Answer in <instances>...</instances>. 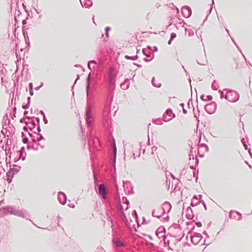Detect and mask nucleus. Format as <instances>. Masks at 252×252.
Here are the masks:
<instances>
[{
  "instance_id": "1",
  "label": "nucleus",
  "mask_w": 252,
  "mask_h": 252,
  "mask_svg": "<svg viewBox=\"0 0 252 252\" xmlns=\"http://www.w3.org/2000/svg\"><path fill=\"white\" fill-rule=\"evenodd\" d=\"M9 215L17 216L27 220L29 219L30 217L25 210H19L12 206H7L0 209V217Z\"/></svg>"
},
{
  "instance_id": "2",
  "label": "nucleus",
  "mask_w": 252,
  "mask_h": 252,
  "mask_svg": "<svg viewBox=\"0 0 252 252\" xmlns=\"http://www.w3.org/2000/svg\"><path fill=\"white\" fill-rule=\"evenodd\" d=\"M94 189L97 193L101 197L102 200H105L107 198L106 188L103 184H98L97 181L95 176H94Z\"/></svg>"
},
{
  "instance_id": "3",
  "label": "nucleus",
  "mask_w": 252,
  "mask_h": 252,
  "mask_svg": "<svg viewBox=\"0 0 252 252\" xmlns=\"http://www.w3.org/2000/svg\"><path fill=\"white\" fill-rule=\"evenodd\" d=\"M107 83L110 88V90L107 94V101H109L108 100L109 97L110 98V103H111L113 101V92L112 90L115 87V82H116V75L113 74H110L107 79Z\"/></svg>"
},
{
  "instance_id": "4",
  "label": "nucleus",
  "mask_w": 252,
  "mask_h": 252,
  "mask_svg": "<svg viewBox=\"0 0 252 252\" xmlns=\"http://www.w3.org/2000/svg\"><path fill=\"white\" fill-rule=\"evenodd\" d=\"M239 96L236 91L229 89L226 91L224 98L230 102H236L239 100Z\"/></svg>"
},
{
  "instance_id": "5",
  "label": "nucleus",
  "mask_w": 252,
  "mask_h": 252,
  "mask_svg": "<svg viewBox=\"0 0 252 252\" xmlns=\"http://www.w3.org/2000/svg\"><path fill=\"white\" fill-rule=\"evenodd\" d=\"M85 119L88 127H92L94 120V115L93 114L91 107H87L86 110Z\"/></svg>"
},
{
  "instance_id": "6",
  "label": "nucleus",
  "mask_w": 252,
  "mask_h": 252,
  "mask_svg": "<svg viewBox=\"0 0 252 252\" xmlns=\"http://www.w3.org/2000/svg\"><path fill=\"white\" fill-rule=\"evenodd\" d=\"M21 166H18L16 164L13 165V167L10 168L8 172L6 174V177H7V181L8 182V183H10L12 181V179L14 175V174L16 173H18L20 169Z\"/></svg>"
},
{
  "instance_id": "7",
  "label": "nucleus",
  "mask_w": 252,
  "mask_h": 252,
  "mask_svg": "<svg viewBox=\"0 0 252 252\" xmlns=\"http://www.w3.org/2000/svg\"><path fill=\"white\" fill-rule=\"evenodd\" d=\"M217 106L216 102L212 101L204 106V109L208 114H213L216 112Z\"/></svg>"
},
{
  "instance_id": "8",
  "label": "nucleus",
  "mask_w": 252,
  "mask_h": 252,
  "mask_svg": "<svg viewBox=\"0 0 252 252\" xmlns=\"http://www.w3.org/2000/svg\"><path fill=\"white\" fill-rule=\"evenodd\" d=\"M189 237L191 243L194 245H198L203 238L202 235L198 232H193Z\"/></svg>"
},
{
  "instance_id": "9",
  "label": "nucleus",
  "mask_w": 252,
  "mask_h": 252,
  "mask_svg": "<svg viewBox=\"0 0 252 252\" xmlns=\"http://www.w3.org/2000/svg\"><path fill=\"white\" fill-rule=\"evenodd\" d=\"M175 117V114L173 113L171 108H168L162 116V120L165 122L171 121Z\"/></svg>"
},
{
  "instance_id": "10",
  "label": "nucleus",
  "mask_w": 252,
  "mask_h": 252,
  "mask_svg": "<svg viewBox=\"0 0 252 252\" xmlns=\"http://www.w3.org/2000/svg\"><path fill=\"white\" fill-rule=\"evenodd\" d=\"M123 187L125 193L127 195L134 193L133 187L130 181H126L124 182Z\"/></svg>"
},
{
  "instance_id": "11",
  "label": "nucleus",
  "mask_w": 252,
  "mask_h": 252,
  "mask_svg": "<svg viewBox=\"0 0 252 252\" xmlns=\"http://www.w3.org/2000/svg\"><path fill=\"white\" fill-rule=\"evenodd\" d=\"M181 13L184 17L186 18H188L190 17V16L191 15V9L189 6H184L181 8Z\"/></svg>"
},
{
  "instance_id": "12",
  "label": "nucleus",
  "mask_w": 252,
  "mask_h": 252,
  "mask_svg": "<svg viewBox=\"0 0 252 252\" xmlns=\"http://www.w3.org/2000/svg\"><path fill=\"white\" fill-rule=\"evenodd\" d=\"M229 218L237 220H240L242 219V214L237 211L231 210L229 214Z\"/></svg>"
},
{
  "instance_id": "13",
  "label": "nucleus",
  "mask_w": 252,
  "mask_h": 252,
  "mask_svg": "<svg viewBox=\"0 0 252 252\" xmlns=\"http://www.w3.org/2000/svg\"><path fill=\"white\" fill-rule=\"evenodd\" d=\"M180 233H178V234L174 235L173 232L168 233V235L172 237H174L177 238V242H180L181 241L182 238L185 236V233L183 231H181V229L179 230Z\"/></svg>"
},
{
  "instance_id": "14",
  "label": "nucleus",
  "mask_w": 252,
  "mask_h": 252,
  "mask_svg": "<svg viewBox=\"0 0 252 252\" xmlns=\"http://www.w3.org/2000/svg\"><path fill=\"white\" fill-rule=\"evenodd\" d=\"M112 243L114 246L117 248L126 247V243L118 238L113 239Z\"/></svg>"
},
{
  "instance_id": "15",
  "label": "nucleus",
  "mask_w": 252,
  "mask_h": 252,
  "mask_svg": "<svg viewBox=\"0 0 252 252\" xmlns=\"http://www.w3.org/2000/svg\"><path fill=\"white\" fill-rule=\"evenodd\" d=\"M58 199L59 202L62 205H64L66 202L67 197L65 194L62 192L59 191L58 193Z\"/></svg>"
},
{
  "instance_id": "16",
  "label": "nucleus",
  "mask_w": 252,
  "mask_h": 252,
  "mask_svg": "<svg viewBox=\"0 0 252 252\" xmlns=\"http://www.w3.org/2000/svg\"><path fill=\"white\" fill-rule=\"evenodd\" d=\"M80 3L83 8H89L93 6V2L92 0H80Z\"/></svg>"
},
{
  "instance_id": "17",
  "label": "nucleus",
  "mask_w": 252,
  "mask_h": 252,
  "mask_svg": "<svg viewBox=\"0 0 252 252\" xmlns=\"http://www.w3.org/2000/svg\"><path fill=\"white\" fill-rule=\"evenodd\" d=\"M194 217V215L191 206H188L187 208V213L186 214V218L189 220L193 219Z\"/></svg>"
},
{
  "instance_id": "18",
  "label": "nucleus",
  "mask_w": 252,
  "mask_h": 252,
  "mask_svg": "<svg viewBox=\"0 0 252 252\" xmlns=\"http://www.w3.org/2000/svg\"><path fill=\"white\" fill-rule=\"evenodd\" d=\"M196 62L198 64L201 65H205L207 64L208 61L206 59V54L204 55H202L200 57L198 58L196 60Z\"/></svg>"
},
{
  "instance_id": "19",
  "label": "nucleus",
  "mask_w": 252,
  "mask_h": 252,
  "mask_svg": "<svg viewBox=\"0 0 252 252\" xmlns=\"http://www.w3.org/2000/svg\"><path fill=\"white\" fill-rule=\"evenodd\" d=\"M161 207L162 210L167 212V213H169L172 208V205L169 202L166 201L162 203Z\"/></svg>"
},
{
  "instance_id": "20",
  "label": "nucleus",
  "mask_w": 252,
  "mask_h": 252,
  "mask_svg": "<svg viewBox=\"0 0 252 252\" xmlns=\"http://www.w3.org/2000/svg\"><path fill=\"white\" fill-rule=\"evenodd\" d=\"M145 58H143V61L145 62L149 63L152 61L154 58H155V55L153 53L149 52L147 54L145 55Z\"/></svg>"
},
{
  "instance_id": "21",
  "label": "nucleus",
  "mask_w": 252,
  "mask_h": 252,
  "mask_svg": "<svg viewBox=\"0 0 252 252\" xmlns=\"http://www.w3.org/2000/svg\"><path fill=\"white\" fill-rule=\"evenodd\" d=\"M3 121H4V122L2 123V127L3 129L5 130L7 128V126L10 124V120L8 117L7 114H6L5 116L3 117Z\"/></svg>"
},
{
  "instance_id": "22",
  "label": "nucleus",
  "mask_w": 252,
  "mask_h": 252,
  "mask_svg": "<svg viewBox=\"0 0 252 252\" xmlns=\"http://www.w3.org/2000/svg\"><path fill=\"white\" fill-rule=\"evenodd\" d=\"M200 203V201L198 199L197 195H194L191 199V202L190 203V205L191 207H195L198 205H199Z\"/></svg>"
},
{
  "instance_id": "23",
  "label": "nucleus",
  "mask_w": 252,
  "mask_h": 252,
  "mask_svg": "<svg viewBox=\"0 0 252 252\" xmlns=\"http://www.w3.org/2000/svg\"><path fill=\"white\" fill-rule=\"evenodd\" d=\"M166 232V229L163 226H160L158 228V229L156 230L155 233L157 236L158 238H160V237L159 236V234L160 233H165Z\"/></svg>"
},
{
  "instance_id": "24",
  "label": "nucleus",
  "mask_w": 252,
  "mask_h": 252,
  "mask_svg": "<svg viewBox=\"0 0 252 252\" xmlns=\"http://www.w3.org/2000/svg\"><path fill=\"white\" fill-rule=\"evenodd\" d=\"M80 127L81 128V132H82V138L84 140V144H86V139L87 134L85 133V129L81 125V122L80 121Z\"/></svg>"
},
{
  "instance_id": "25",
  "label": "nucleus",
  "mask_w": 252,
  "mask_h": 252,
  "mask_svg": "<svg viewBox=\"0 0 252 252\" xmlns=\"http://www.w3.org/2000/svg\"><path fill=\"white\" fill-rule=\"evenodd\" d=\"M36 124L35 121L33 120H32L31 122H30L29 126L28 127L30 131H33L34 133H37V131H34L33 129L35 128Z\"/></svg>"
},
{
  "instance_id": "26",
  "label": "nucleus",
  "mask_w": 252,
  "mask_h": 252,
  "mask_svg": "<svg viewBox=\"0 0 252 252\" xmlns=\"http://www.w3.org/2000/svg\"><path fill=\"white\" fill-rule=\"evenodd\" d=\"M196 102H197V105H196V108H197V112H198V114H196L195 112V108L193 106V102H191V106L193 108V116L195 118H197L198 117H199V112H200V110L198 108V100H197V98H196Z\"/></svg>"
},
{
  "instance_id": "27",
  "label": "nucleus",
  "mask_w": 252,
  "mask_h": 252,
  "mask_svg": "<svg viewBox=\"0 0 252 252\" xmlns=\"http://www.w3.org/2000/svg\"><path fill=\"white\" fill-rule=\"evenodd\" d=\"M200 99L203 101H211L213 99V96L211 95L205 96L203 94L200 96Z\"/></svg>"
},
{
  "instance_id": "28",
  "label": "nucleus",
  "mask_w": 252,
  "mask_h": 252,
  "mask_svg": "<svg viewBox=\"0 0 252 252\" xmlns=\"http://www.w3.org/2000/svg\"><path fill=\"white\" fill-rule=\"evenodd\" d=\"M120 86H121V88L124 90H127V89H128V88L129 87L128 80H127L126 81V82L124 81L123 82H122Z\"/></svg>"
},
{
  "instance_id": "29",
  "label": "nucleus",
  "mask_w": 252,
  "mask_h": 252,
  "mask_svg": "<svg viewBox=\"0 0 252 252\" xmlns=\"http://www.w3.org/2000/svg\"><path fill=\"white\" fill-rule=\"evenodd\" d=\"M139 58V56L137 55H136L134 56H130L128 55H125V59L128 60H131V61H135L137 60Z\"/></svg>"
},
{
  "instance_id": "30",
  "label": "nucleus",
  "mask_w": 252,
  "mask_h": 252,
  "mask_svg": "<svg viewBox=\"0 0 252 252\" xmlns=\"http://www.w3.org/2000/svg\"><path fill=\"white\" fill-rule=\"evenodd\" d=\"M122 199H123V203L124 204H126V207L125 209V210L126 211L129 207V201H128V200L126 196H123L122 197Z\"/></svg>"
},
{
  "instance_id": "31",
  "label": "nucleus",
  "mask_w": 252,
  "mask_h": 252,
  "mask_svg": "<svg viewBox=\"0 0 252 252\" xmlns=\"http://www.w3.org/2000/svg\"><path fill=\"white\" fill-rule=\"evenodd\" d=\"M152 123L154 124L158 125H161L163 124L162 120L160 118L153 119Z\"/></svg>"
},
{
  "instance_id": "32",
  "label": "nucleus",
  "mask_w": 252,
  "mask_h": 252,
  "mask_svg": "<svg viewBox=\"0 0 252 252\" xmlns=\"http://www.w3.org/2000/svg\"><path fill=\"white\" fill-rule=\"evenodd\" d=\"M151 83L152 85L156 88H160L161 86V84L160 83H159L158 84L156 83L155 81V77H153L151 80Z\"/></svg>"
},
{
  "instance_id": "33",
  "label": "nucleus",
  "mask_w": 252,
  "mask_h": 252,
  "mask_svg": "<svg viewBox=\"0 0 252 252\" xmlns=\"http://www.w3.org/2000/svg\"><path fill=\"white\" fill-rule=\"evenodd\" d=\"M172 228H174L175 229H181L180 224L177 223H173V224L168 228V230H171Z\"/></svg>"
},
{
  "instance_id": "34",
  "label": "nucleus",
  "mask_w": 252,
  "mask_h": 252,
  "mask_svg": "<svg viewBox=\"0 0 252 252\" xmlns=\"http://www.w3.org/2000/svg\"><path fill=\"white\" fill-rule=\"evenodd\" d=\"M36 124L37 125V127L36 128L37 132L39 133L41 131V129L40 127V119L38 117L35 118Z\"/></svg>"
},
{
  "instance_id": "35",
  "label": "nucleus",
  "mask_w": 252,
  "mask_h": 252,
  "mask_svg": "<svg viewBox=\"0 0 252 252\" xmlns=\"http://www.w3.org/2000/svg\"><path fill=\"white\" fill-rule=\"evenodd\" d=\"M110 30H111L110 27L107 26V27H106L105 28V36L107 38H108L109 37V32L110 31Z\"/></svg>"
},
{
  "instance_id": "36",
  "label": "nucleus",
  "mask_w": 252,
  "mask_h": 252,
  "mask_svg": "<svg viewBox=\"0 0 252 252\" xmlns=\"http://www.w3.org/2000/svg\"><path fill=\"white\" fill-rule=\"evenodd\" d=\"M212 10V6H211L210 7V9L208 10V14H207V16H206L205 19L204 20L203 23H202V24L201 25V26H203L204 22L207 20L209 14H210V13H211Z\"/></svg>"
},
{
  "instance_id": "37",
  "label": "nucleus",
  "mask_w": 252,
  "mask_h": 252,
  "mask_svg": "<svg viewBox=\"0 0 252 252\" xmlns=\"http://www.w3.org/2000/svg\"><path fill=\"white\" fill-rule=\"evenodd\" d=\"M199 146L201 147L205 148L206 151L208 152L209 151V147L208 146L205 144V143H200Z\"/></svg>"
},
{
  "instance_id": "38",
  "label": "nucleus",
  "mask_w": 252,
  "mask_h": 252,
  "mask_svg": "<svg viewBox=\"0 0 252 252\" xmlns=\"http://www.w3.org/2000/svg\"><path fill=\"white\" fill-rule=\"evenodd\" d=\"M189 160H190L191 159H194L193 152V151H192L191 149H190V150H189Z\"/></svg>"
},
{
  "instance_id": "39",
  "label": "nucleus",
  "mask_w": 252,
  "mask_h": 252,
  "mask_svg": "<svg viewBox=\"0 0 252 252\" xmlns=\"http://www.w3.org/2000/svg\"><path fill=\"white\" fill-rule=\"evenodd\" d=\"M31 149H33V150H35V151H37L38 149L37 147H35L34 145H33V144L32 146L28 145H27V149L28 150H30Z\"/></svg>"
},
{
  "instance_id": "40",
  "label": "nucleus",
  "mask_w": 252,
  "mask_h": 252,
  "mask_svg": "<svg viewBox=\"0 0 252 252\" xmlns=\"http://www.w3.org/2000/svg\"><path fill=\"white\" fill-rule=\"evenodd\" d=\"M132 216L133 218H134L135 219H136L137 218H138V214H137V213L136 212V211L135 210H133L132 212Z\"/></svg>"
},
{
  "instance_id": "41",
  "label": "nucleus",
  "mask_w": 252,
  "mask_h": 252,
  "mask_svg": "<svg viewBox=\"0 0 252 252\" xmlns=\"http://www.w3.org/2000/svg\"><path fill=\"white\" fill-rule=\"evenodd\" d=\"M107 220L111 222L112 225H113L114 222H113L112 217L110 216V215H109L108 214H107Z\"/></svg>"
},
{
  "instance_id": "42",
  "label": "nucleus",
  "mask_w": 252,
  "mask_h": 252,
  "mask_svg": "<svg viewBox=\"0 0 252 252\" xmlns=\"http://www.w3.org/2000/svg\"><path fill=\"white\" fill-rule=\"evenodd\" d=\"M218 93L220 94V98L221 99L224 98V96H225V95H224L223 91H222V90H219L218 91Z\"/></svg>"
},
{
  "instance_id": "43",
  "label": "nucleus",
  "mask_w": 252,
  "mask_h": 252,
  "mask_svg": "<svg viewBox=\"0 0 252 252\" xmlns=\"http://www.w3.org/2000/svg\"><path fill=\"white\" fill-rule=\"evenodd\" d=\"M196 220H197V217H195V219H192V221H187L186 222V224L187 226L188 225H189L190 224H191L193 222H195Z\"/></svg>"
},
{
  "instance_id": "44",
  "label": "nucleus",
  "mask_w": 252,
  "mask_h": 252,
  "mask_svg": "<svg viewBox=\"0 0 252 252\" xmlns=\"http://www.w3.org/2000/svg\"><path fill=\"white\" fill-rule=\"evenodd\" d=\"M200 202V203L202 204V205L204 208V209L206 211L207 209V207L206 204L205 202H204V201L203 199H201Z\"/></svg>"
},
{
  "instance_id": "45",
  "label": "nucleus",
  "mask_w": 252,
  "mask_h": 252,
  "mask_svg": "<svg viewBox=\"0 0 252 252\" xmlns=\"http://www.w3.org/2000/svg\"><path fill=\"white\" fill-rule=\"evenodd\" d=\"M37 133H38V134L39 135V137L37 139V141H40L41 140L44 139V138L42 134H40L38 132H37Z\"/></svg>"
},
{
  "instance_id": "46",
  "label": "nucleus",
  "mask_w": 252,
  "mask_h": 252,
  "mask_svg": "<svg viewBox=\"0 0 252 252\" xmlns=\"http://www.w3.org/2000/svg\"><path fill=\"white\" fill-rule=\"evenodd\" d=\"M176 36H177V35L175 32H172L170 34V38L173 40L174 38H175L176 37Z\"/></svg>"
},
{
  "instance_id": "47",
  "label": "nucleus",
  "mask_w": 252,
  "mask_h": 252,
  "mask_svg": "<svg viewBox=\"0 0 252 252\" xmlns=\"http://www.w3.org/2000/svg\"><path fill=\"white\" fill-rule=\"evenodd\" d=\"M215 82H216V80H214L213 82L212 83V85H211V88H212V90L214 91L217 90V88L215 86Z\"/></svg>"
},
{
  "instance_id": "48",
  "label": "nucleus",
  "mask_w": 252,
  "mask_h": 252,
  "mask_svg": "<svg viewBox=\"0 0 252 252\" xmlns=\"http://www.w3.org/2000/svg\"><path fill=\"white\" fill-rule=\"evenodd\" d=\"M188 168V167H187V168H186V167H185L183 170H182L181 171V174L180 175L182 176L183 175H185L186 173V171H187V169Z\"/></svg>"
},
{
  "instance_id": "49",
  "label": "nucleus",
  "mask_w": 252,
  "mask_h": 252,
  "mask_svg": "<svg viewBox=\"0 0 252 252\" xmlns=\"http://www.w3.org/2000/svg\"><path fill=\"white\" fill-rule=\"evenodd\" d=\"M196 121H197V126H196V131H195V132H197V130H198V126H199V117L196 118Z\"/></svg>"
},
{
  "instance_id": "50",
  "label": "nucleus",
  "mask_w": 252,
  "mask_h": 252,
  "mask_svg": "<svg viewBox=\"0 0 252 252\" xmlns=\"http://www.w3.org/2000/svg\"><path fill=\"white\" fill-rule=\"evenodd\" d=\"M195 222L196 226L198 227H200L202 225V222L201 221H197V222L195 221Z\"/></svg>"
},
{
  "instance_id": "51",
  "label": "nucleus",
  "mask_w": 252,
  "mask_h": 252,
  "mask_svg": "<svg viewBox=\"0 0 252 252\" xmlns=\"http://www.w3.org/2000/svg\"><path fill=\"white\" fill-rule=\"evenodd\" d=\"M30 104L29 103H27L26 105H22V108L24 109H27L29 108Z\"/></svg>"
},
{
  "instance_id": "52",
  "label": "nucleus",
  "mask_w": 252,
  "mask_h": 252,
  "mask_svg": "<svg viewBox=\"0 0 252 252\" xmlns=\"http://www.w3.org/2000/svg\"><path fill=\"white\" fill-rule=\"evenodd\" d=\"M189 146L190 147V149H191L192 151H193V150L194 149V147L193 146L192 143L190 141H189Z\"/></svg>"
},
{
  "instance_id": "53",
  "label": "nucleus",
  "mask_w": 252,
  "mask_h": 252,
  "mask_svg": "<svg viewBox=\"0 0 252 252\" xmlns=\"http://www.w3.org/2000/svg\"><path fill=\"white\" fill-rule=\"evenodd\" d=\"M22 141L25 144L28 143L29 142V139L28 137H25L23 139Z\"/></svg>"
},
{
  "instance_id": "54",
  "label": "nucleus",
  "mask_w": 252,
  "mask_h": 252,
  "mask_svg": "<svg viewBox=\"0 0 252 252\" xmlns=\"http://www.w3.org/2000/svg\"><path fill=\"white\" fill-rule=\"evenodd\" d=\"M194 35V32L191 30L189 31L188 32V35L189 36H191Z\"/></svg>"
},
{
  "instance_id": "55",
  "label": "nucleus",
  "mask_w": 252,
  "mask_h": 252,
  "mask_svg": "<svg viewBox=\"0 0 252 252\" xmlns=\"http://www.w3.org/2000/svg\"><path fill=\"white\" fill-rule=\"evenodd\" d=\"M169 220V216L168 215L162 219V221L164 222L168 221Z\"/></svg>"
},
{
  "instance_id": "56",
  "label": "nucleus",
  "mask_w": 252,
  "mask_h": 252,
  "mask_svg": "<svg viewBox=\"0 0 252 252\" xmlns=\"http://www.w3.org/2000/svg\"><path fill=\"white\" fill-rule=\"evenodd\" d=\"M90 64H94V65H96L97 64V62L95 60H90L88 62Z\"/></svg>"
},
{
  "instance_id": "57",
  "label": "nucleus",
  "mask_w": 252,
  "mask_h": 252,
  "mask_svg": "<svg viewBox=\"0 0 252 252\" xmlns=\"http://www.w3.org/2000/svg\"><path fill=\"white\" fill-rule=\"evenodd\" d=\"M242 55H243V56L244 57V59H245V61H246V62L247 64L248 65H251V66L252 67V65L251 64V63H250V62L249 61H248L247 60V59H246V57H245V55H244L243 53H242Z\"/></svg>"
},
{
  "instance_id": "58",
  "label": "nucleus",
  "mask_w": 252,
  "mask_h": 252,
  "mask_svg": "<svg viewBox=\"0 0 252 252\" xmlns=\"http://www.w3.org/2000/svg\"><path fill=\"white\" fill-rule=\"evenodd\" d=\"M88 67L89 68V69L92 71L93 69H94L95 68V66H93L92 67H91V64H90V63H88Z\"/></svg>"
},
{
  "instance_id": "59",
  "label": "nucleus",
  "mask_w": 252,
  "mask_h": 252,
  "mask_svg": "<svg viewBox=\"0 0 252 252\" xmlns=\"http://www.w3.org/2000/svg\"><path fill=\"white\" fill-rule=\"evenodd\" d=\"M43 121L45 124H47L48 123V120L45 116V115H44L43 117Z\"/></svg>"
},
{
  "instance_id": "60",
  "label": "nucleus",
  "mask_w": 252,
  "mask_h": 252,
  "mask_svg": "<svg viewBox=\"0 0 252 252\" xmlns=\"http://www.w3.org/2000/svg\"><path fill=\"white\" fill-rule=\"evenodd\" d=\"M25 150V148L24 147H22L21 149H20V155L22 156V155H23V152Z\"/></svg>"
},
{
  "instance_id": "61",
  "label": "nucleus",
  "mask_w": 252,
  "mask_h": 252,
  "mask_svg": "<svg viewBox=\"0 0 252 252\" xmlns=\"http://www.w3.org/2000/svg\"><path fill=\"white\" fill-rule=\"evenodd\" d=\"M1 133H2L4 135H5L6 133H7V129L5 130L4 129H2L1 131Z\"/></svg>"
},
{
  "instance_id": "62",
  "label": "nucleus",
  "mask_w": 252,
  "mask_h": 252,
  "mask_svg": "<svg viewBox=\"0 0 252 252\" xmlns=\"http://www.w3.org/2000/svg\"><path fill=\"white\" fill-rule=\"evenodd\" d=\"M120 208H121V212H122V214H123L124 216H125V212H124V208H123V206H122L121 204H120Z\"/></svg>"
},
{
  "instance_id": "63",
  "label": "nucleus",
  "mask_w": 252,
  "mask_h": 252,
  "mask_svg": "<svg viewBox=\"0 0 252 252\" xmlns=\"http://www.w3.org/2000/svg\"><path fill=\"white\" fill-rule=\"evenodd\" d=\"M29 88L30 90H31L33 89V85H32V83H29Z\"/></svg>"
},
{
  "instance_id": "64",
  "label": "nucleus",
  "mask_w": 252,
  "mask_h": 252,
  "mask_svg": "<svg viewBox=\"0 0 252 252\" xmlns=\"http://www.w3.org/2000/svg\"><path fill=\"white\" fill-rule=\"evenodd\" d=\"M248 152H249V154L251 158H252V153L251 152V149L250 148H249L248 149Z\"/></svg>"
}]
</instances>
